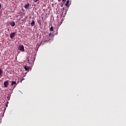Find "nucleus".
<instances>
[{
  "mask_svg": "<svg viewBox=\"0 0 126 126\" xmlns=\"http://www.w3.org/2000/svg\"><path fill=\"white\" fill-rule=\"evenodd\" d=\"M28 63H30V62L29 61V59L28 60Z\"/></svg>",
  "mask_w": 126,
  "mask_h": 126,
  "instance_id": "15",
  "label": "nucleus"
},
{
  "mask_svg": "<svg viewBox=\"0 0 126 126\" xmlns=\"http://www.w3.org/2000/svg\"><path fill=\"white\" fill-rule=\"evenodd\" d=\"M69 0H67V1H66V4H65V6H66V7H67V6H68V5H69Z\"/></svg>",
  "mask_w": 126,
  "mask_h": 126,
  "instance_id": "9",
  "label": "nucleus"
},
{
  "mask_svg": "<svg viewBox=\"0 0 126 126\" xmlns=\"http://www.w3.org/2000/svg\"><path fill=\"white\" fill-rule=\"evenodd\" d=\"M14 84H15V85H17L16 82H15V81H12L11 85L12 86V85H13Z\"/></svg>",
  "mask_w": 126,
  "mask_h": 126,
  "instance_id": "8",
  "label": "nucleus"
},
{
  "mask_svg": "<svg viewBox=\"0 0 126 126\" xmlns=\"http://www.w3.org/2000/svg\"><path fill=\"white\" fill-rule=\"evenodd\" d=\"M2 70L0 68V78L1 77V76H2Z\"/></svg>",
  "mask_w": 126,
  "mask_h": 126,
  "instance_id": "5",
  "label": "nucleus"
},
{
  "mask_svg": "<svg viewBox=\"0 0 126 126\" xmlns=\"http://www.w3.org/2000/svg\"><path fill=\"white\" fill-rule=\"evenodd\" d=\"M50 31H54V29H53V27L51 26L50 28Z\"/></svg>",
  "mask_w": 126,
  "mask_h": 126,
  "instance_id": "11",
  "label": "nucleus"
},
{
  "mask_svg": "<svg viewBox=\"0 0 126 126\" xmlns=\"http://www.w3.org/2000/svg\"><path fill=\"white\" fill-rule=\"evenodd\" d=\"M52 35L51 32H50V33L49 34V36H50Z\"/></svg>",
  "mask_w": 126,
  "mask_h": 126,
  "instance_id": "13",
  "label": "nucleus"
},
{
  "mask_svg": "<svg viewBox=\"0 0 126 126\" xmlns=\"http://www.w3.org/2000/svg\"><path fill=\"white\" fill-rule=\"evenodd\" d=\"M14 36H15V32H12L10 34L11 39H13V38H14Z\"/></svg>",
  "mask_w": 126,
  "mask_h": 126,
  "instance_id": "2",
  "label": "nucleus"
},
{
  "mask_svg": "<svg viewBox=\"0 0 126 126\" xmlns=\"http://www.w3.org/2000/svg\"><path fill=\"white\" fill-rule=\"evenodd\" d=\"M63 0V2H64L66 1V0Z\"/></svg>",
  "mask_w": 126,
  "mask_h": 126,
  "instance_id": "17",
  "label": "nucleus"
},
{
  "mask_svg": "<svg viewBox=\"0 0 126 126\" xmlns=\"http://www.w3.org/2000/svg\"><path fill=\"white\" fill-rule=\"evenodd\" d=\"M18 49L19 51H21L22 52H24V46L23 45H20L19 46Z\"/></svg>",
  "mask_w": 126,
  "mask_h": 126,
  "instance_id": "1",
  "label": "nucleus"
},
{
  "mask_svg": "<svg viewBox=\"0 0 126 126\" xmlns=\"http://www.w3.org/2000/svg\"><path fill=\"white\" fill-rule=\"evenodd\" d=\"M0 8H1V4L0 3Z\"/></svg>",
  "mask_w": 126,
  "mask_h": 126,
  "instance_id": "14",
  "label": "nucleus"
},
{
  "mask_svg": "<svg viewBox=\"0 0 126 126\" xmlns=\"http://www.w3.org/2000/svg\"><path fill=\"white\" fill-rule=\"evenodd\" d=\"M29 5H30L29 3L26 4L25 5V8H26V9L28 8L29 7Z\"/></svg>",
  "mask_w": 126,
  "mask_h": 126,
  "instance_id": "7",
  "label": "nucleus"
},
{
  "mask_svg": "<svg viewBox=\"0 0 126 126\" xmlns=\"http://www.w3.org/2000/svg\"><path fill=\"white\" fill-rule=\"evenodd\" d=\"M31 25H32V22L31 23Z\"/></svg>",
  "mask_w": 126,
  "mask_h": 126,
  "instance_id": "18",
  "label": "nucleus"
},
{
  "mask_svg": "<svg viewBox=\"0 0 126 126\" xmlns=\"http://www.w3.org/2000/svg\"><path fill=\"white\" fill-rule=\"evenodd\" d=\"M4 87L6 88L8 86V82L7 81H5L3 83Z\"/></svg>",
  "mask_w": 126,
  "mask_h": 126,
  "instance_id": "3",
  "label": "nucleus"
},
{
  "mask_svg": "<svg viewBox=\"0 0 126 126\" xmlns=\"http://www.w3.org/2000/svg\"><path fill=\"white\" fill-rule=\"evenodd\" d=\"M32 26H35V21H34V20H33V21H32Z\"/></svg>",
  "mask_w": 126,
  "mask_h": 126,
  "instance_id": "10",
  "label": "nucleus"
},
{
  "mask_svg": "<svg viewBox=\"0 0 126 126\" xmlns=\"http://www.w3.org/2000/svg\"><path fill=\"white\" fill-rule=\"evenodd\" d=\"M38 0H33V1L34 2H37L38 1Z\"/></svg>",
  "mask_w": 126,
  "mask_h": 126,
  "instance_id": "12",
  "label": "nucleus"
},
{
  "mask_svg": "<svg viewBox=\"0 0 126 126\" xmlns=\"http://www.w3.org/2000/svg\"><path fill=\"white\" fill-rule=\"evenodd\" d=\"M58 1H61V0H58Z\"/></svg>",
  "mask_w": 126,
  "mask_h": 126,
  "instance_id": "19",
  "label": "nucleus"
},
{
  "mask_svg": "<svg viewBox=\"0 0 126 126\" xmlns=\"http://www.w3.org/2000/svg\"><path fill=\"white\" fill-rule=\"evenodd\" d=\"M22 80H24V79H23V80H21V83L22 82Z\"/></svg>",
  "mask_w": 126,
  "mask_h": 126,
  "instance_id": "16",
  "label": "nucleus"
},
{
  "mask_svg": "<svg viewBox=\"0 0 126 126\" xmlns=\"http://www.w3.org/2000/svg\"><path fill=\"white\" fill-rule=\"evenodd\" d=\"M10 25L12 27H14V26H15V22H11L10 23Z\"/></svg>",
  "mask_w": 126,
  "mask_h": 126,
  "instance_id": "4",
  "label": "nucleus"
},
{
  "mask_svg": "<svg viewBox=\"0 0 126 126\" xmlns=\"http://www.w3.org/2000/svg\"><path fill=\"white\" fill-rule=\"evenodd\" d=\"M24 69H25V70H26V71H28V70H29V68L28 67V66H25Z\"/></svg>",
  "mask_w": 126,
  "mask_h": 126,
  "instance_id": "6",
  "label": "nucleus"
}]
</instances>
